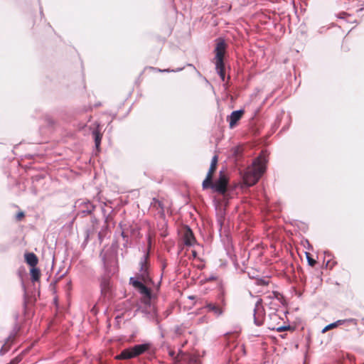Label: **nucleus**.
Returning a JSON list of instances; mask_svg holds the SVG:
<instances>
[{"label":"nucleus","instance_id":"f257e3e1","mask_svg":"<svg viewBox=\"0 0 364 364\" xmlns=\"http://www.w3.org/2000/svg\"><path fill=\"white\" fill-rule=\"evenodd\" d=\"M264 171V163L262 159L258 158L254 162L253 166L245 171L243 176L244 183L248 186L255 185Z\"/></svg>","mask_w":364,"mask_h":364},{"label":"nucleus","instance_id":"f03ea898","mask_svg":"<svg viewBox=\"0 0 364 364\" xmlns=\"http://www.w3.org/2000/svg\"><path fill=\"white\" fill-rule=\"evenodd\" d=\"M225 50L226 43L225 41L220 38L218 39L214 50L215 53V64L217 72L223 81L225 80V65L223 62Z\"/></svg>","mask_w":364,"mask_h":364},{"label":"nucleus","instance_id":"7ed1b4c3","mask_svg":"<svg viewBox=\"0 0 364 364\" xmlns=\"http://www.w3.org/2000/svg\"><path fill=\"white\" fill-rule=\"evenodd\" d=\"M150 348V344L144 343L136 345L133 347L124 349L120 354L117 355L115 358L117 360H129L136 358Z\"/></svg>","mask_w":364,"mask_h":364},{"label":"nucleus","instance_id":"20e7f679","mask_svg":"<svg viewBox=\"0 0 364 364\" xmlns=\"http://www.w3.org/2000/svg\"><path fill=\"white\" fill-rule=\"evenodd\" d=\"M150 348V344L144 343L136 345L133 347L124 349L120 354L117 355L115 358L117 360H129L136 358Z\"/></svg>","mask_w":364,"mask_h":364},{"label":"nucleus","instance_id":"39448f33","mask_svg":"<svg viewBox=\"0 0 364 364\" xmlns=\"http://www.w3.org/2000/svg\"><path fill=\"white\" fill-rule=\"evenodd\" d=\"M144 282L135 279V278H130L129 284H131L139 293L143 296L142 302L145 304H150L152 298L151 289L146 287Z\"/></svg>","mask_w":364,"mask_h":364},{"label":"nucleus","instance_id":"423d86ee","mask_svg":"<svg viewBox=\"0 0 364 364\" xmlns=\"http://www.w3.org/2000/svg\"><path fill=\"white\" fill-rule=\"evenodd\" d=\"M228 183V180L227 177L222 171H220L219 178L215 183L213 182V179L211 180V184L210 185L209 188H212L220 194H225L227 191Z\"/></svg>","mask_w":364,"mask_h":364},{"label":"nucleus","instance_id":"0eeeda50","mask_svg":"<svg viewBox=\"0 0 364 364\" xmlns=\"http://www.w3.org/2000/svg\"><path fill=\"white\" fill-rule=\"evenodd\" d=\"M147 258L148 255L146 256L144 260L140 262V269L134 277L135 279H139V281H141L144 283H147L151 281V278L148 272L149 267L147 263Z\"/></svg>","mask_w":364,"mask_h":364},{"label":"nucleus","instance_id":"6e6552de","mask_svg":"<svg viewBox=\"0 0 364 364\" xmlns=\"http://www.w3.org/2000/svg\"><path fill=\"white\" fill-rule=\"evenodd\" d=\"M218 161V155H215L211 160L210 166L209 168L206 178L203 181L202 186L203 189L209 188V186L211 184V180L213 179V175L217 169Z\"/></svg>","mask_w":364,"mask_h":364},{"label":"nucleus","instance_id":"1a4fd4ad","mask_svg":"<svg viewBox=\"0 0 364 364\" xmlns=\"http://www.w3.org/2000/svg\"><path fill=\"white\" fill-rule=\"evenodd\" d=\"M245 111L243 109L233 111L230 116L227 117V121L229 122L230 129H233L237 122L241 119Z\"/></svg>","mask_w":364,"mask_h":364},{"label":"nucleus","instance_id":"9d476101","mask_svg":"<svg viewBox=\"0 0 364 364\" xmlns=\"http://www.w3.org/2000/svg\"><path fill=\"white\" fill-rule=\"evenodd\" d=\"M183 241L187 246H191L196 242V238L191 229L186 226L183 230Z\"/></svg>","mask_w":364,"mask_h":364},{"label":"nucleus","instance_id":"9b49d317","mask_svg":"<svg viewBox=\"0 0 364 364\" xmlns=\"http://www.w3.org/2000/svg\"><path fill=\"white\" fill-rule=\"evenodd\" d=\"M346 322L352 323L354 325H356V321L353 318H350V319H346V320H338L336 322H333V323H330V324L327 325L326 326H325L322 329L321 333H325L328 331H330L331 329L337 328L338 326L342 325V324H343Z\"/></svg>","mask_w":364,"mask_h":364},{"label":"nucleus","instance_id":"f8f14e48","mask_svg":"<svg viewBox=\"0 0 364 364\" xmlns=\"http://www.w3.org/2000/svg\"><path fill=\"white\" fill-rule=\"evenodd\" d=\"M25 262L31 267H36L38 263V258L33 252H27L24 254Z\"/></svg>","mask_w":364,"mask_h":364},{"label":"nucleus","instance_id":"ddd939ff","mask_svg":"<svg viewBox=\"0 0 364 364\" xmlns=\"http://www.w3.org/2000/svg\"><path fill=\"white\" fill-rule=\"evenodd\" d=\"M205 307L208 309L209 311L213 312L214 314L217 316H221L225 311L223 306L213 303H208Z\"/></svg>","mask_w":364,"mask_h":364},{"label":"nucleus","instance_id":"4468645a","mask_svg":"<svg viewBox=\"0 0 364 364\" xmlns=\"http://www.w3.org/2000/svg\"><path fill=\"white\" fill-rule=\"evenodd\" d=\"M30 275L31 280L32 282H39L41 277V272L40 269H38L37 267H31Z\"/></svg>","mask_w":364,"mask_h":364},{"label":"nucleus","instance_id":"2eb2a0df","mask_svg":"<svg viewBox=\"0 0 364 364\" xmlns=\"http://www.w3.org/2000/svg\"><path fill=\"white\" fill-rule=\"evenodd\" d=\"M151 205L156 210H160V213L164 215V205L162 200L154 198L151 202Z\"/></svg>","mask_w":364,"mask_h":364},{"label":"nucleus","instance_id":"dca6fc26","mask_svg":"<svg viewBox=\"0 0 364 364\" xmlns=\"http://www.w3.org/2000/svg\"><path fill=\"white\" fill-rule=\"evenodd\" d=\"M101 291L106 294L109 290V281L107 278H103L100 283Z\"/></svg>","mask_w":364,"mask_h":364},{"label":"nucleus","instance_id":"f3484780","mask_svg":"<svg viewBox=\"0 0 364 364\" xmlns=\"http://www.w3.org/2000/svg\"><path fill=\"white\" fill-rule=\"evenodd\" d=\"M218 300L220 301V304H218L220 306H223L225 309V307L227 305L225 291L223 290L220 294L218 295Z\"/></svg>","mask_w":364,"mask_h":364},{"label":"nucleus","instance_id":"a211bd4d","mask_svg":"<svg viewBox=\"0 0 364 364\" xmlns=\"http://www.w3.org/2000/svg\"><path fill=\"white\" fill-rule=\"evenodd\" d=\"M306 257L309 265L314 267L317 262L311 257V254L309 252H306Z\"/></svg>","mask_w":364,"mask_h":364},{"label":"nucleus","instance_id":"6ab92c4d","mask_svg":"<svg viewBox=\"0 0 364 364\" xmlns=\"http://www.w3.org/2000/svg\"><path fill=\"white\" fill-rule=\"evenodd\" d=\"M93 134L95 136V141L96 146L98 147L100 144L102 135L97 131H95L93 132Z\"/></svg>","mask_w":364,"mask_h":364},{"label":"nucleus","instance_id":"aec40b11","mask_svg":"<svg viewBox=\"0 0 364 364\" xmlns=\"http://www.w3.org/2000/svg\"><path fill=\"white\" fill-rule=\"evenodd\" d=\"M257 283L258 285H260V286H267L269 283V280L261 279H258Z\"/></svg>","mask_w":364,"mask_h":364},{"label":"nucleus","instance_id":"412c9836","mask_svg":"<svg viewBox=\"0 0 364 364\" xmlns=\"http://www.w3.org/2000/svg\"><path fill=\"white\" fill-rule=\"evenodd\" d=\"M25 217V214L23 211L18 212L16 215V220L17 221H21Z\"/></svg>","mask_w":364,"mask_h":364},{"label":"nucleus","instance_id":"4be33fe9","mask_svg":"<svg viewBox=\"0 0 364 364\" xmlns=\"http://www.w3.org/2000/svg\"><path fill=\"white\" fill-rule=\"evenodd\" d=\"M21 360V358L19 357H16L13 358L8 364H18Z\"/></svg>","mask_w":364,"mask_h":364},{"label":"nucleus","instance_id":"5701e85b","mask_svg":"<svg viewBox=\"0 0 364 364\" xmlns=\"http://www.w3.org/2000/svg\"><path fill=\"white\" fill-rule=\"evenodd\" d=\"M289 328V326H281V327L277 328V331L282 332V331H284Z\"/></svg>","mask_w":364,"mask_h":364},{"label":"nucleus","instance_id":"b1692460","mask_svg":"<svg viewBox=\"0 0 364 364\" xmlns=\"http://www.w3.org/2000/svg\"><path fill=\"white\" fill-rule=\"evenodd\" d=\"M349 16V15L347 14L346 13H342V14H339V17L341 18H344L346 16Z\"/></svg>","mask_w":364,"mask_h":364},{"label":"nucleus","instance_id":"393cba45","mask_svg":"<svg viewBox=\"0 0 364 364\" xmlns=\"http://www.w3.org/2000/svg\"><path fill=\"white\" fill-rule=\"evenodd\" d=\"M255 323L257 325V326H260L261 323H262V321H257V318L255 316Z\"/></svg>","mask_w":364,"mask_h":364},{"label":"nucleus","instance_id":"a878e982","mask_svg":"<svg viewBox=\"0 0 364 364\" xmlns=\"http://www.w3.org/2000/svg\"><path fill=\"white\" fill-rule=\"evenodd\" d=\"M169 354L173 356L174 355V352L173 351H170Z\"/></svg>","mask_w":364,"mask_h":364}]
</instances>
